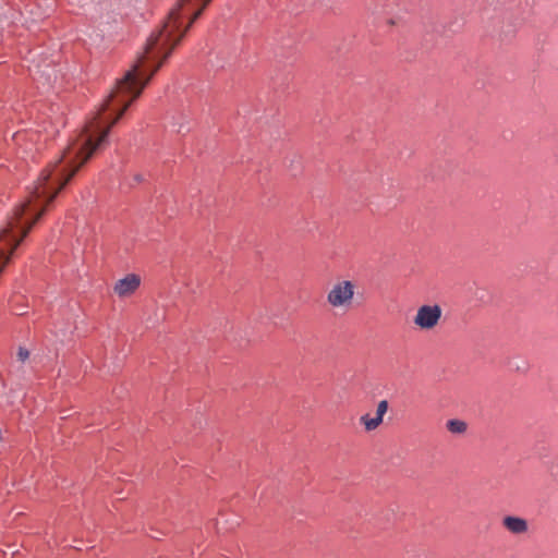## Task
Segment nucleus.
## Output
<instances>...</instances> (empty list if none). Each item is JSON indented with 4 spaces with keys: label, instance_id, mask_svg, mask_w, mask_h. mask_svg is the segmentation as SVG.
<instances>
[{
    "label": "nucleus",
    "instance_id": "f257e3e1",
    "mask_svg": "<svg viewBox=\"0 0 558 558\" xmlns=\"http://www.w3.org/2000/svg\"><path fill=\"white\" fill-rule=\"evenodd\" d=\"M210 1H178L161 28L148 37L143 53L118 81L97 116L85 125L83 133L66 147L59 160L41 172L29 202H51L80 167L106 147L110 129L141 95L163 60L171 54Z\"/></svg>",
    "mask_w": 558,
    "mask_h": 558
},
{
    "label": "nucleus",
    "instance_id": "f03ea898",
    "mask_svg": "<svg viewBox=\"0 0 558 558\" xmlns=\"http://www.w3.org/2000/svg\"><path fill=\"white\" fill-rule=\"evenodd\" d=\"M356 293V283L352 280H337L326 295L328 305L332 308H350Z\"/></svg>",
    "mask_w": 558,
    "mask_h": 558
},
{
    "label": "nucleus",
    "instance_id": "7ed1b4c3",
    "mask_svg": "<svg viewBox=\"0 0 558 558\" xmlns=\"http://www.w3.org/2000/svg\"><path fill=\"white\" fill-rule=\"evenodd\" d=\"M441 314V307L437 304L422 305L417 308L413 323L421 330H432L439 324Z\"/></svg>",
    "mask_w": 558,
    "mask_h": 558
},
{
    "label": "nucleus",
    "instance_id": "20e7f679",
    "mask_svg": "<svg viewBox=\"0 0 558 558\" xmlns=\"http://www.w3.org/2000/svg\"><path fill=\"white\" fill-rule=\"evenodd\" d=\"M142 279L137 274H128L125 277L117 280L113 286V292L120 299L132 296L141 287Z\"/></svg>",
    "mask_w": 558,
    "mask_h": 558
},
{
    "label": "nucleus",
    "instance_id": "39448f33",
    "mask_svg": "<svg viewBox=\"0 0 558 558\" xmlns=\"http://www.w3.org/2000/svg\"><path fill=\"white\" fill-rule=\"evenodd\" d=\"M388 407L389 404L387 400H380L377 404L376 415L374 417H371L369 414H364L360 417V422L366 432H373L379 427L388 411Z\"/></svg>",
    "mask_w": 558,
    "mask_h": 558
},
{
    "label": "nucleus",
    "instance_id": "423d86ee",
    "mask_svg": "<svg viewBox=\"0 0 558 558\" xmlns=\"http://www.w3.org/2000/svg\"><path fill=\"white\" fill-rule=\"evenodd\" d=\"M502 525L512 534H524L527 531V521L520 517L507 515L502 519Z\"/></svg>",
    "mask_w": 558,
    "mask_h": 558
},
{
    "label": "nucleus",
    "instance_id": "0eeeda50",
    "mask_svg": "<svg viewBox=\"0 0 558 558\" xmlns=\"http://www.w3.org/2000/svg\"><path fill=\"white\" fill-rule=\"evenodd\" d=\"M446 427L451 434L462 435L466 432L468 424L462 420L452 418L447 421Z\"/></svg>",
    "mask_w": 558,
    "mask_h": 558
},
{
    "label": "nucleus",
    "instance_id": "6e6552de",
    "mask_svg": "<svg viewBox=\"0 0 558 558\" xmlns=\"http://www.w3.org/2000/svg\"><path fill=\"white\" fill-rule=\"evenodd\" d=\"M287 169L290 171L292 177H298L303 171V160L300 156L293 155L288 160Z\"/></svg>",
    "mask_w": 558,
    "mask_h": 558
},
{
    "label": "nucleus",
    "instance_id": "1a4fd4ad",
    "mask_svg": "<svg viewBox=\"0 0 558 558\" xmlns=\"http://www.w3.org/2000/svg\"><path fill=\"white\" fill-rule=\"evenodd\" d=\"M19 359L24 362L28 359L29 352L26 349L21 348L17 353Z\"/></svg>",
    "mask_w": 558,
    "mask_h": 558
},
{
    "label": "nucleus",
    "instance_id": "9d476101",
    "mask_svg": "<svg viewBox=\"0 0 558 558\" xmlns=\"http://www.w3.org/2000/svg\"><path fill=\"white\" fill-rule=\"evenodd\" d=\"M142 181H143V175L140 174V173H135L132 177V183L131 184H137V183H141Z\"/></svg>",
    "mask_w": 558,
    "mask_h": 558
}]
</instances>
